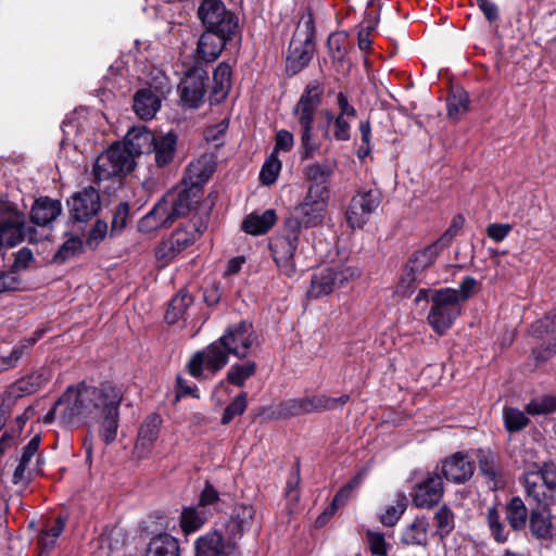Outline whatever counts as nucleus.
<instances>
[{"label": "nucleus", "instance_id": "6", "mask_svg": "<svg viewBox=\"0 0 556 556\" xmlns=\"http://www.w3.org/2000/svg\"><path fill=\"white\" fill-rule=\"evenodd\" d=\"M520 482L526 495L538 505H551L556 496V464L553 460H526Z\"/></svg>", "mask_w": 556, "mask_h": 556}, {"label": "nucleus", "instance_id": "17", "mask_svg": "<svg viewBox=\"0 0 556 556\" xmlns=\"http://www.w3.org/2000/svg\"><path fill=\"white\" fill-rule=\"evenodd\" d=\"M70 215L74 222L86 223L94 217L101 207L100 194L93 187L83 188L68 200Z\"/></svg>", "mask_w": 556, "mask_h": 556}, {"label": "nucleus", "instance_id": "14", "mask_svg": "<svg viewBox=\"0 0 556 556\" xmlns=\"http://www.w3.org/2000/svg\"><path fill=\"white\" fill-rule=\"evenodd\" d=\"M198 17L206 29H216L220 34H235L238 27L236 16L226 9L222 0L201 1Z\"/></svg>", "mask_w": 556, "mask_h": 556}, {"label": "nucleus", "instance_id": "46", "mask_svg": "<svg viewBox=\"0 0 556 556\" xmlns=\"http://www.w3.org/2000/svg\"><path fill=\"white\" fill-rule=\"evenodd\" d=\"M486 521L491 535L497 543H505L508 541L509 531L506 530L501 520V515L496 507H491L486 513Z\"/></svg>", "mask_w": 556, "mask_h": 556}, {"label": "nucleus", "instance_id": "5", "mask_svg": "<svg viewBox=\"0 0 556 556\" xmlns=\"http://www.w3.org/2000/svg\"><path fill=\"white\" fill-rule=\"evenodd\" d=\"M458 232L456 222L434 243L410 255L403 268L399 290L403 295H409L415 286L421 281L422 275L438 257L440 251L447 247Z\"/></svg>", "mask_w": 556, "mask_h": 556}, {"label": "nucleus", "instance_id": "52", "mask_svg": "<svg viewBox=\"0 0 556 556\" xmlns=\"http://www.w3.org/2000/svg\"><path fill=\"white\" fill-rule=\"evenodd\" d=\"M280 170L281 162L275 153H271L263 164L260 173V179L264 185H271L276 181Z\"/></svg>", "mask_w": 556, "mask_h": 556}, {"label": "nucleus", "instance_id": "2", "mask_svg": "<svg viewBox=\"0 0 556 556\" xmlns=\"http://www.w3.org/2000/svg\"><path fill=\"white\" fill-rule=\"evenodd\" d=\"M256 338L251 324L240 321L230 325L222 337L191 357L188 363L189 374L198 379L204 376V370L216 375L228 364L229 355L245 358Z\"/></svg>", "mask_w": 556, "mask_h": 556}, {"label": "nucleus", "instance_id": "44", "mask_svg": "<svg viewBox=\"0 0 556 556\" xmlns=\"http://www.w3.org/2000/svg\"><path fill=\"white\" fill-rule=\"evenodd\" d=\"M407 508V497L404 493L396 494L395 503L387 507L380 516V521L387 527H393Z\"/></svg>", "mask_w": 556, "mask_h": 556}, {"label": "nucleus", "instance_id": "39", "mask_svg": "<svg viewBox=\"0 0 556 556\" xmlns=\"http://www.w3.org/2000/svg\"><path fill=\"white\" fill-rule=\"evenodd\" d=\"M41 337V332H36L28 339L21 340L8 356H0V374L15 367L26 351L33 346Z\"/></svg>", "mask_w": 556, "mask_h": 556}, {"label": "nucleus", "instance_id": "54", "mask_svg": "<svg viewBox=\"0 0 556 556\" xmlns=\"http://www.w3.org/2000/svg\"><path fill=\"white\" fill-rule=\"evenodd\" d=\"M434 521L441 536L447 535L454 529V515L446 506L435 513Z\"/></svg>", "mask_w": 556, "mask_h": 556}, {"label": "nucleus", "instance_id": "13", "mask_svg": "<svg viewBox=\"0 0 556 556\" xmlns=\"http://www.w3.org/2000/svg\"><path fill=\"white\" fill-rule=\"evenodd\" d=\"M214 172V164L210 156L202 155L191 162L182 179V186L175 188L180 195H188L187 200L194 207L201 198L202 186Z\"/></svg>", "mask_w": 556, "mask_h": 556}, {"label": "nucleus", "instance_id": "30", "mask_svg": "<svg viewBox=\"0 0 556 556\" xmlns=\"http://www.w3.org/2000/svg\"><path fill=\"white\" fill-rule=\"evenodd\" d=\"M134 111L141 119H151L161 106L156 92L150 88L140 89L134 97Z\"/></svg>", "mask_w": 556, "mask_h": 556}, {"label": "nucleus", "instance_id": "20", "mask_svg": "<svg viewBox=\"0 0 556 556\" xmlns=\"http://www.w3.org/2000/svg\"><path fill=\"white\" fill-rule=\"evenodd\" d=\"M442 473L447 481L462 484L475 472V463L465 452H456L442 462Z\"/></svg>", "mask_w": 556, "mask_h": 556}, {"label": "nucleus", "instance_id": "29", "mask_svg": "<svg viewBox=\"0 0 556 556\" xmlns=\"http://www.w3.org/2000/svg\"><path fill=\"white\" fill-rule=\"evenodd\" d=\"M62 211L61 202L50 198H40L35 201L30 217L31 222L39 226H46L54 220Z\"/></svg>", "mask_w": 556, "mask_h": 556}, {"label": "nucleus", "instance_id": "34", "mask_svg": "<svg viewBox=\"0 0 556 556\" xmlns=\"http://www.w3.org/2000/svg\"><path fill=\"white\" fill-rule=\"evenodd\" d=\"M529 527L533 536L538 539H549L552 535L551 511L546 507L532 509L529 516Z\"/></svg>", "mask_w": 556, "mask_h": 556}, {"label": "nucleus", "instance_id": "58", "mask_svg": "<svg viewBox=\"0 0 556 556\" xmlns=\"http://www.w3.org/2000/svg\"><path fill=\"white\" fill-rule=\"evenodd\" d=\"M348 35L343 31L333 33L328 38V47L333 58L341 59L345 53Z\"/></svg>", "mask_w": 556, "mask_h": 556}, {"label": "nucleus", "instance_id": "26", "mask_svg": "<svg viewBox=\"0 0 556 556\" xmlns=\"http://www.w3.org/2000/svg\"><path fill=\"white\" fill-rule=\"evenodd\" d=\"M155 138L156 136L146 126H136L127 131L124 144L136 157L140 154L151 153Z\"/></svg>", "mask_w": 556, "mask_h": 556}, {"label": "nucleus", "instance_id": "33", "mask_svg": "<svg viewBox=\"0 0 556 556\" xmlns=\"http://www.w3.org/2000/svg\"><path fill=\"white\" fill-rule=\"evenodd\" d=\"M277 215L274 210H266L262 214L252 213L244 218L242 229L249 235H263L275 225Z\"/></svg>", "mask_w": 556, "mask_h": 556}, {"label": "nucleus", "instance_id": "63", "mask_svg": "<svg viewBox=\"0 0 556 556\" xmlns=\"http://www.w3.org/2000/svg\"><path fill=\"white\" fill-rule=\"evenodd\" d=\"M350 117L336 116L333 123V137L338 141H348L351 137Z\"/></svg>", "mask_w": 556, "mask_h": 556}, {"label": "nucleus", "instance_id": "49", "mask_svg": "<svg viewBox=\"0 0 556 556\" xmlns=\"http://www.w3.org/2000/svg\"><path fill=\"white\" fill-rule=\"evenodd\" d=\"M83 248V241L78 232L71 235L65 242L61 245L54 261L58 263H64L68 258L75 256Z\"/></svg>", "mask_w": 556, "mask_h": 556}, {"label": "nucleus", "instance_id": "64", "mask_svg": "<svg viewBox=\"0 0 556 556\" xmlns=\"http://www.w3.org/2000/svg\"><path fill=\"white\" fill-rule=\"evenodd\" d=\"M40 437L36 434L30 439L27 445L23 448V454L20 458V462L24 465L33 467L35 463H33V457L37 454L39 445H40Z\"/></svg>", "mask_w": 556, "mask_h": 556}, {"label": "nucleus", "instance_id": "53", "mask_svg": "<svg viewBox=\"0 0 556 556\" xmlns=\"http://www.w3.org/2000/svg\"><path fill=\"white\" fill-rule=\"evenodd\" d=\"M531 332L538 338H542L549 333H556V307L548 312L543 319L532 324Z\"/></svg>", "mask_w": 556, "mask_h": 556}, {"label": "nucleus", "instance_id": "57", "mask_svg": "<svg viewBox=\"0 0 556 556\" xmlns=\"http://www.w3.org/2000/svg\"><path fill=\"white\" fill-rule=\"evenodd\" d=\"M129 216V205L127 202H122L116 207L111 226V235L119 233L127 225Z\"/></svg>", "mask_w": 556, "mask_h": 556}, {"label": "nucleus", "instance_id": "7", "mask_svg": "<svg viewBox=\"0 0 556 556\" xmlns=\"http://www.w3.org/2000/svg\"><path fill=\"white\" fill-rule=\"evenodd\" d=\"M188 195H180L174 189L168 191L139 222L141 232H151L162 227H170L178 218L185 217L193 208Z\"/></svg>", "mask_w": 556, "mask_h": 556}, {"label": "nucleus", "instance_id": "10", "mask_svg": "<svg viewBox=\"0 0 556 556\" xmlns=\"http://www.w3.org/2000/svg\"><path fill=\"white\" fill-rule=\"evenodd\" d=\"M24 239L29 242L39 240L36 230L26 227L24 214L11 204L0 203V244L15 247Z\"/></svg>", "mask_w": 556, "mask_h": 556}, {"label": "nucleus", "instance_id": "48", "mask_svg": "<svg viewBox=\"0 0 556 556\" xmlns=\"http://www.w3.org/2000/svg\"><path fill=\"white\" fill-rule=\"evenodd\" d=\"M525 410L532 416L556 413V396L544 395L535 397L526 405Z\"/></svg>", "mask_w": 556, "mask_h": 556}, {"label": "nucleus", "instance_id": "12", "mask_svg": "<svg viewBox=\"0 0 556 556\" xmlns=\"http://www.w3.org/2000/svg\"><path fill=\"white\" fill-rule=\"evenodd\" d=\"M304 24L306 28L305 31H302L299 27L289 46L286 68L291 75H294L306 67L314 54L315 46L313 42L314 28L312 17L308 16Z\"/></svg>", "mask_w": 556, "mask_h": 556}, {"label": "nucleus", "instance_id": "55", "mask_svg": "<svg viewBox=\"0 0 556 556\" xmlns=\"http://www.w3.org/2000/svg\"><path fill=\"white\" fill-rule=\"evenodd\" d=\"M247 408V393L241 392L236 399L225 408L222 424H229L236 416L243 414Z\"/></svg>", "mask_w": 556, "mask_h": 556}, {"label": "nucleus", "instance_id": "25", "mask_svg": "<svg viewBox=\"0 0 556 556\" xmlns=\"http://www.w3.org/2000/svg\"><path fill=\"white\" fill-rule=\"evenodd\" d=\"M336 168L337 163L332 160H325L306 165L303 174L307 180V188L317 186L323 188L326 194H330L328 182L334 174Z\"/></svg>", "mask_w": 556, "mask_h": 556}, {"label": "nucleus", "instance_id": "32", "mask_svg": "<svg viewBox=\"0 0 556 556\" xmlns=\"http://www.w3.org/2000/svg\"><path fill=\"white\" fill-rule=\"evenodd\" d=\"M231 87V70L226 63H220L213 73L211 103H220L228 94Z\"/></svg>", "mask_w": 556, "mask_h": 556}, {"label": "nucleus", "instance_id": "41", "mask_svg": "<svg viewBox=\"0 0 556 556\" xmlns=\"http://www.w3.org/2000/svg\"><path fill=\"white\" fill-rule=\"evenodd\" d=\"M361 483V477H355L353 478L349 483H346L344 486H342L338 493L334 495L333 500H332V505H331V508L329 510H326L324 514H321L317 519H316V523L318 526H323L327 518H329L334 509H337L338 507L344 505L348 500L351 497L353 491Z\"/></svg>", "mask_w": 556, "mask_h": 556}, {"label": "nucleus", "instance_id": "22", "mask_svg": "<svg viewBox=\"0 0 556 556\" xmlns=\"http://www.w3.org/2000/svg\"><path fill=\"white\" fill-rule=\"evenodd\" d=\"M195 556H237L232 542H225L217 531L208 532L195 541Z\"/></svg>", "mask_w": 556, "mask_h": 556}, {"label": "nucleus", "instance_id": "47", "mask_svg": "<svg viewBox=\"0 0 556 556\" xmlns=\"http://www.w3.org/2000/svg\"><path fill=\"white\" fill-rule=\"evenodd\" d=\"M503 419L505 428L509 432L521 431L530 422V419L526 416L525 412L514 407L504 408Z\"/></svg>", "mask_w": 556, "mask_h": 556}, {"label": "nucleus", "instance_id": "28", "mask_svg": "<svg viewBox=\"0 0 556 556\" xmlns=\"http://www.w3.org/2000/svg\"><path fill=\"white\" fill-rule=\"evenodd\" d=\"M177 148V136L167 132L155 138L152 151L154 153V162L157 167L168 166L174 162Z\"/></svg>", "mask_w": 556, "mask_h": 556}, {"label": "nucleus", "instance_id": "35", "mask_svg": "<svg viewBox=\"0 0 556 556\" xmlns=\"http://www.w3.org/2000/svg\"><path fill=\"white\" fill-rule=\"evenodd\" d=\"M506 520L514 531H521L526 528L528 520V508L519 496H514L505 507Z\"/></svg>", "mask_w": 556, "mask_h": 556}, {"label": "nucleus", "instance_id": "36", "mask_svg": "<svg viewBox=\"0 0 556 556\" xmlns=\"http://www.w3.org/2000/svg\"><path fill=\"white\" fill-rule=\"evenodd\" d=\"M211 513L207 509H201L199 506L184 508L180 516V526L186 534L199 530L208 519Z\"/></svg>", "mask_w": 556, "mask_h": 556}, {"label": "nucleus", "instance_id": "50", "mask_svg": "<svg viewBox=\"0 0 556 556\" xmlns=\"http://www.w3.org/2000/svg\"><path fill=\"white\" fill-rule=\"evenodd\" d=\"M468 96L463 90L454 91L447 99V114L452 118H458L468 110Z\"/></svg>", "mask_w": 556, "mask_h": 556}, {"label": "nucleus", "instance_id": "60", "mask_svg": "<svg viewBox=\"0 0 556 556\" xmlns=\"http://www.w3.org/2000/svg\"><path fill=\"white\" fill-rule=\"evenodd\" d=\"M367 542L370 552L376 556L387 555V542L380 532L367 531Z\"/></svg>", "mask_w": 556, "mask_h": 556}, {"label": "nucleus", "instance_id": "3", "mask_svg": "<svg viewBox=\"0 0 556 556\" xmlns=\"http://www.w3.org/2000/svg\"><path fill=\"white\" fill-rule=\"evenodd\" d=\"M115 387L109 381L102 382L98 387L88 386L85 382L68 387L47 413L43 421L50 424L56 417L66 427L91 422L97 418L100 407Z\"/></svg>", "mask_w": 556, "mask_h": 556}, {"label": "nucleus", "instance_id": "38", "mask_svg": "<svg viewBox=\"0 0 556 556\" xmlns=\"http://www.w3.org/2000/svg\"><path fill=\"white\" fill-rule=\"evenodd\" d=\"M49 377L50 375L47 369H40L18 380L9 390H14L16 396L30 394L41 388L49 380Z\"/></svg>", "mask_w": 556, "mask_h": 556}, {"label": "nucleus", "instance_id": "24", "mask_svg": "<svg viewBox=\"0 0 556 556\" xmlns=\"http://www.w3.org/2000/svg\"><path fill=\"white\" fill-rule=\"evenodd\" d=\"M233 34H220L216 29H206L198 41V56L205 62L215 61L225 48L226 41Z\"/></svg>", "mask_w": 556, "mask_h": 556}, {"label": "nucleus", "instance_id": "43", "mask_svg": "<svg viewBox=\"0 0 556 556\" xmlns=\"http://www.w3.org/2000/svg\"><path fill=\"white\" fill-rule=\"evenodd\" d=\"M256 372V363L247 361L231 365L227 371V381L237 387H243L245 381Z\"/></svg>", "mask_w": 556, "mask_h": 556}, {"label": "nucleus", "instance_id": "51", "mask_svg": "<svg viewBox=\"0 0 556 556\" xmlns=\"http://www.w3.org/2000/svg\"><path fill=\"white\" fill-rule=\"evenodd\" d=\"M202 231L203 230L200 228H192V230L181 228L173 232L169 239L175 243L177 250L181 252L189 245L193 244Z\"/></svg>", "mask_w": 556, "mask_h": 556}, {"label": "nucleus", "instance_id": "1", "mask_svg": "<svg viewBox=\"0 0 556 556\" xmlns=\"http://www.w3.org/2000/svg\"><path fill=\"white\" fill-rule=\"evenodd\" d=\"M330 194L317 186L307 188L303 199L294 206L291 216L285 223V233L270 242L273 258L281 275L294 278L298 274L295 252L299 245L301 228H314L325 220Z\"/></svg>", "mask_w": 556, "mask_h": 556}, {"label": "nucleus", "instance_id": "56", "mask_svg": "<svg viewBox=\"0 0 556 556\" xmlns=\"http://www.w3.org/2000/svg\"><path fill=\"white\" fill-rule=\"evenodd\" d=\"M179 253L180 251L177 250L175 243L169 238L160 242L155 249V257L162 266L167 265Z\"/></svg>", "mask_w": 556, "mask_h": 556}, {"label": "nucleus", "instance_id": "21", "mask_svg": "<svg viewBox=\"0 0 556 556\" xmlns=\"http://www.w3.org/2000/svg\"><path fill=\"white\" fill-rule=\"evenodd\" d=\"M443 495V481L439 473L429 472L427 478L417 484L413 503L420 508H430L438 504Z\"/></svg>", "mask_w": 556, "mask_h": 556}, {"label": "nucleus", "instance_id": "42", "mask_svg": "<svg viewBox=\"0 0 556 556\" xmlns=\"http://www.w3.org/2000/svg\"><path fill=\"white\" fill-rule=\"evenodd\" d=\"M192 296L186 292L180 291L175 298L172 299L168 308L166 311L165 319L168 324H175L182 318L192 304Z\"/></svg>", "mask_w": 556, "mask_h": 556}, {"label": "nucleus", "instance_id": "31", "mask_svg": "<svg viewBox=\"0 0 556 556\" xmlns=\"http://www.w3.org/2000/svg\"><path fill=\"white\" fill-rule=\"evenodd\" d=\"M477 458L481 473L492 483L493 489L504 486L505 481L501 478V469L496 456L490 450H478Z\"/></svg>", "mask_w": 556, "mask_h": 556}, {"label": "nucleus", "instance_id": "9", "mask_svg": "<svg viewBox=\"0 0 556 556\" xmlns=\"http://www.w3.org/2000/svg\"><path fill=\"white\" fill-rule=\"evenodd\" d=\"M359 275V269L354 266L333 265L320 268L312 275L307 295L314 299L328 295L349 281L355 280Z\"/></svg>", "mask_w": 556, "mask_h": 556}, {"label": "nucleus", "instance_id": "15", "mask_svg": "<svg viewBox=\"0 0 556 556\" xmlns=\"http://www.w3.org/2000/svg\"><path fill=\"white\" fill-rule=\"evenodd\" d=\"M380 193L376 189L359 190L351 199L345 211V220L352 229H359L366 225L371 214L380 205Z\"/></svg>", "mask_w": 556, "mask_h": 556}, {"label": "nucleus", "instance_id": "23", "mask_svg": "<svg viewBox=\"0 0 556 556\" xmlns=\"http://www.w3.org/2000/svg\"><path fill=\"white\" fill-rule=\"evenodd\" d=\"M160 427L161 417L159 415L153 414L144 419L139 429L135 445V454L138 458H146L151 453L159 438Z\"/></svg>", "mask_w": 556, "mask_h": 556}, {"label": "nucleus", "instance_id": "4", "mask_svg": "<svg viewBox=\"0 0 556 556\" xmlns=\"http://www.w3.org/2000/svg\"><path fill=\"white\" fill-rule=\"evenodd\" d=\"M323 92L324 88L320 84H309L293 110L301 137L302 159L305 160L312 159L320 149L314 132V121Z\"/></svg>", "mask_w": 556, "mask_h": 556}, {"label": "nucleus", "instance_id": "27", "mask_svg": "<svg viewBox=\"0 0 556 556\" xmlns=\"http://www.w3.org/2000/svg\"><path fill=\"white\" fill-rule=\"evenodd\" d=\"M255 510L252 505L237 504L226 525L227 532L236 539L251 528Z\"/></svg>", "mask_w": 556, "mask_h": 556}, {"label": "nucleus", "instance_id": "40", "mask_svg": "<svg viewBox=\"0 0 556 556\" xmlns=\"http://www.w3.org/2000/svg\"><path fill=\"white\" fill-rule=\"evenodd\" d=\"M429 523L426 518H416L403 532L402 540L405 544L422 545L428 540Z\"/></svg>", "mask_w": 556, "mask_h": 556}, {"label": "nucleus", "instance_id": "45", "mask_svg": "<svg viewBox=\"0 0 556 556\" xmlns=\"http://www.w3.org/2000/svg\"><path fill=\"white\" fill-rule=\"evenodd\" d=\"M223 500L219 492L210 482H205L203 490L200 493L198 505L201 509H207L211 514L212 510L222 509Z\"/></svg>", "mask_w": 556, "mask_h": 556}, {"label": "nucleus", "instance_id": "18", "mask_svg": "<svg viewBox=\"0 0 556 556\" xmlns=\"http://www.w3.org/2000/svg\"><path fill=\"white\" fill-rule=\"evenodd\" d=\"M349 400V395L329 397L324 394L303 399H292L282 404V410L286 415L296 416L318 410L334 409L338 406L344 405Z\"/></svg>", "mask_w": 556, "mask_h": 556}, {"label": "nucleus", "instance_id": "59", "mask_svg": "<svg viewBox=\"0 0 556 556\" xmlns=\"http://www.w3.org/2000/svg\"><path fill=\"white\" fill-rule=\"evenodd\" d=\"M40 455L37 456L36 464L33 467L18 462L13 475V483L18 484L31 479L34 472L39 471Z\"/></svg>", "mask_w": 556, "mask_h": 556}, {"label": "nucleus", "instance_id": "11", "mask_svg": "<svg viewBox=\"0 0 556 556\" xmlns=\"http://www.w3.org/2000/svg\"><path fill=\"white\" fill-rule=\"evenodd\" d=\"M135 166V156L125 144H113L96 160L93 175L96 181L129 173Z\"/></svg>", "mask_w": 556, "mask_h": 556}, {"label": "nucleus", "instance_id": "37", "mask_svg": "<svg viewBox=\"0 0 556 556\" xmlns=\"http://www.w3.org/2000/svg\"><path fill=\"white\" fill-rule=\"evenodd\" d=\"M179 552L178 541L170 534L164 533L151 540L147 556H179Z\"/></svg>", "mask_w": 556, "mask_h": 556}, {"label": "nucleus", "instance_id": "61", "mask_svg": "<svg viewBox=\"0 0 556 556\" xmlns=\"http://www.w3.org/2000/svg\"><path fill=\"white\" fill-rule=\"evenodd\" d=\"M108 224L103 220H97L94 225L91 227L87 238V245L90 248H96L102 241L108 233Z\"/></svg>", "mask_w": 556, "mask_h": 556}, {"label": "nucleus", "instance_id": "62", "mask_svg": "<svg viewBox=\"0 0 556 556\" xmlns=\"http://www.w3.org/2000/svg\"><path fill=\"white\" fill-rule=\"evenodd\" d=\"M17 397L14 390H8L0 397V430L4 427L8 417L11 414L14 400Z\"/></svg>", "mask_w": 556, "mask_h": 556}, {"label": "nucleus", "instance_id": "16", "mask_svg": "<svg viewBox=\"0 0 556 556\" xmlns=\"http://www.w3.org/2000/svg\"><path fill=\"white\" fill-rule=\"evenodd\" d=\"M123 396L122 389L116 386L100 407L97 418L92 419V421L99 422L100 437L106 444L112 443L116 438L119 416L118 409Z\"/></svg>", "mask_w": 556, "mask_h": 556}, {"label": "nucleus", "instance_id": "19", "mask_svg": "<svg viewBox=\"0 0 556 556\" xmlns=\"http://www.w3.org/2000/svg\"><path fill=\"white\" fill-rule=\"evenodd\" d=\"M206 73L198 67L186 73L178 87L182 106L197 109L201 105L206 93Z\"/></svg>", "mask_w": 556, "mask_h": 556}, {"label": "nucleus", "instance_id": "8", "mask_svg": "<svg viewBox=\"0 0 556 556\" xmlns=\"http://www.w3.org/2000/svg\"><path fill=\"white\" fill-rule=\"evenodd\" d=\"M460 313L462 305L454 289L444 288L432 292L427 320L437 334L443 336L451 329Z\"/></svg>", "mask_w": 556, "mask_h": 556}]
</instances>
